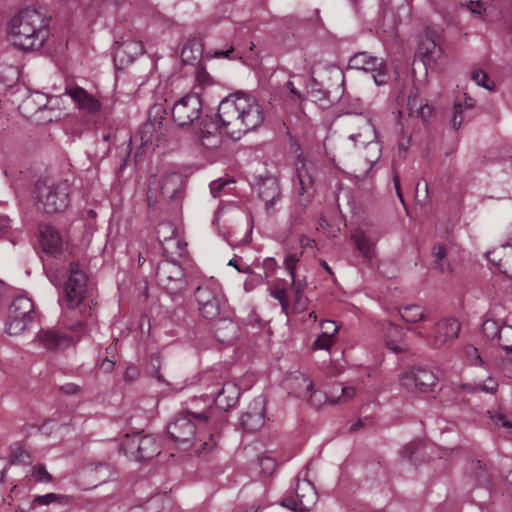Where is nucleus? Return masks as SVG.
<instances>
[{
	"mask_svg": "<svg viewBox=\"0 0 512 512\" xmlns=\"http://www.w3.org/2000/svg\"><path fill=\"white\" fill-rule=\"evenodd\" d=\"M218 125L207 123L200 134V141L206 148H214L219 144L216 131L233 140H239L246 133L258 128L264 121V112L255 97L242 91L225 97L218 106Z\"/></svg>",
	"mask_w": 512,
	"mask_h": 512,
	"instance_id": "obj_1",
	"label": "nucleus"
},
{
	"mask_svg": "<svg viewBox=\"0 0 512 512\" xmlns=\"http://www.w3.org/2000/svg\"><path fill=\"white\" fill-rule=\"evenodd\" d=\"M50 18L40 11L25 8L13 16L8 25V36L14 46L23 50L39 49L49 36Z\"/></svg>",
	"mask_w": 512,
	"mask_h": 512,
	"instance_id": "obj_2",
	"label": "nucleus"
},
{
	"mask_svg": "<svg viewBox=\"0 0 512 512\" xmlns=\"http://www.w3.org/2000/svg\"><path fill=\"white\" fill-rule=\"evenodd\" d=\"M89 332L88 322L73 317V311H62L56 327L41 330L37 339L50 351L64 350L76 345Z\"/></svg>",
	"mask_w": 512,
	"mask_h": 512,
	"instance_id": "obj_3",
	"label": "nucleus"
},
{
	"mask_svg": "<svg viewBox=\"0 0 512 512\" xmlns=\"http://www.w3.org/2000/svg\"><path fill=\"white\" fill-rule=\"evenodd\" d=\"M167 432L171 439L182 449H193L198 456H205L212 452L218 443L219 436L209 432L201 437H195L196 427L187 415H179L169 423Z\"/></svg>",
	"mask_w": 512,
	"mask_h": 512,
	"instance_id": "obj_4",
	"label": "nucleus"
},
{
	"mask_svg": "<svg viewBox=\"0 0 512 512\" xmlns=\"http://www.w3.org/2000/svg\"><path fill=\"white\" fill-rule=\"evenodd\" d=\"M87 275L78 263L72 262L68 271V278L64 284L66 307L63 311H73V317L84 319L86 322L92 318L93 308L85 301L87 291Z\"/></svg>",
	"mask_w": 512,
	"mask_h": 512,
	"instance_id": "obj_5",
	"label": "nucleus"
},
{
	"mask_svg": "<svg viewBox=\"0 0 512 512\" xmlns=\"http://www.w3.org/2000/svg\"><path fill=\"white\" fill-rule=\"evenodd\" d=\"M72 181L69 178L38 181L35 185L37 204L47 214L64 211L70 203Z\"/></svg>",
	"mask_w": 512,
	"mask_h": 512,
	"instance_id": "obj_6",
	"label": "nucleus"
},
{
	"mask_svg": "<svg viewBox=\"0 0 512 512\" xmlns=\"http://www.w3.org/2000/svg\"><path fill=\"white\" fill-rule=\"evenodd\" d=\"M61 96L48 97L41 92H34L28 95L19 105L21 114L27 118L34 116L37 121L49 123L57 120L61 116V112L55 110V106L59 103Z\"/></svg>",
	"mask_w": 512,
	"mask_h": 512,
	"instance_id": "obj_7",
	"label": "nucleus"
},
{
	"mask_svg": "<svg viewBox=\"0 0 512 512\" xmlns=\"http://www.w3.org/2000/svg\"><path fill=\"white\" fill-rule=\"evenodd\" d=\"M195 298L200 315L206 320L214 321L229 312L225 296L216 287L198 286Z\"/></svg>",
	"mask_w": 512,
	"mask_h": 512,
	"instance_id": "obj_8",
	"label": "nucleus"
},
{
	"mask_svg": "<svg viewBox=\"0 0 512 512\" xmlns=\"http://www.w3.org/2000/svg\"><path fill=\"white\" fill-rule=\"evenodd\" d=\"M34 319V304L26 296H17L9 307L6 331L10 335L23 332Z\"/></svg>",
	"mask_w": 512,
	"mask_h": 512,
	"instance_id": "obj_9",
	"label": "nucleus"
},
{
	"mask_svg": "<svg viewBox=\"0 0 512 512\" xmlns=\"http://www.w3.org/2000/svg\"><path fill=\"white\" fill-rule=\"evenodd\" d=\"M126 454L135 460H150L159 455L160 446L154 435H142L140 432L127 434L121 444Z\"/></svg>",
	"mask_w": 512,
	"mask_h": 512,
	"instance_id": "obj_10",
	"label": "nucleus"
},
{
	"mask_svg": "<svg viewBox=\"0 0 512 512\" xmlns=\"http://www.w3.org/2000/svg\"><path fill=\"white\" fill-rule=\"evenodd\" d=\"M156 279L159 286L171 294H178L186 288L184 271L176 262H160L156 269Z\"/></svg>",
	"mask_w": 512,
	"mask_h": 512,
	"instance_id": "obj_11",
	"label": "nucleus"
},
{
	"mask_svg": "<svg viewBox=\"0 0 512 512\" xmlns=\"http://www.w3.org/2000/svg\"><path fill=\"white\" fill-rule=\"evenodd\" d=\"M202 102L197 94H186L171 109L172 119L179 127L193 124L200 118Z\"/></svg>",
	"mask_w": 512,
	"mask_h": 512,
	"instance_id": "obj_12",
	"label": "nucleus"
},
{
	"mask_svg": "<svg viewBox=\"0 0 512 512\" xmlns=\"http://www.w3.org/2000/svg\"><path fill=\"white\" fill-rule=\"evenodd\" d=\"M349 66L353 69L371 72L376 85H384L389 80L387 65L382 59L374 57L366 52L354 54L349 60Z\"/></svg>",
	"mask_w": 512,
	"mask_h": 512,
	"instance_id": "obj_13",
	"label": "nucleus"
},
{
	"mask_svg": "<svg viewBox=\"0 0 512 512\" xmlns=\"http://www.w3.org/2000/svg\"><path fill=\"white\" fill-rule=\"evenodd\" d=\"M295 494V499L284 500L282 505L293 511L307 512L310 511L318 501V494L314 485L306 479L297 480Z\"/></svg>",
	"mask_w": 512,
	"mask_h": 512,
	"instance_id": "obj_14",
	"label": "nucleus"
},
{
	"mask_svg": "<svg viewBox=\"0 0 512 512\" xmlns=\"http://www.w3.org/2000/svg\"><path fill=\"white\" fill-rule=\"evenodd\" d=\"M266 404V397L263 395H259L251 401L239 419V425L244 431L255 432L262 428L265 422Z\"/></svg>",
	"mask_w": 512,
	"mask_h": 512,
	"instance_id": "obj_15",
	"label": "nucleus"
},
{
	"mask_svg": "<svg viewBox=\"0 0 512 512\" xmlns=\"http://www.w3.org/2000/svg\"><path fill=\"white\" fill-rule=\"evenodd\" d=\"M436 376L429 370L423 368H412L400 376L401 386L409 391L427 392L435 386Z\"/></svg>",
	"mask_w": 512,
	"mask_h": 512,
	"instance_id": "obj_16",
	"label": "nucleus"
},
{
	"mask_svg": "<svg viewBox=\"0 0 512 512\" xmlns=\"http://www.w3.org/2000/svg\"><path fill=\"white\" fill-rule=\"evenodd\" d=\"M185 412L188 416L200 422H209L216 415L213 395L192 397L185 402Z\"/></svg>",
	"mask_w": 512,
	"mask_h": 512,
	"instance_id": "obj_17",
	"label": "nucleus"
},
{
	"mask_svg": "<svg viewBox=\"0 0 512 512\" xmlns=\"http://www.w3.org/2000/svg\"><path fill=\"white\" fill-rule=\"evenodd\" d=\"M359 131L350 134L349 140L353 142H359L361 144H366L368 149L375 150L376 154L373 159H368L370 164H373L378 161L379 155V146L376 142V130L375 126L372 124L370 119L361 118L358 122Z\"/></svg>",
	"mask_w": 512,
	"mask_h": 512,
	"instance_id": "obj_18",
	"label": "nucleus"
},
{
	"mask_svg": "<svg viewBox=\"0 0 512 512\" xmlns=\"http://www.w3.org/2000/svg\"><path fill=\"white\" fill-rule=\"evenodd\" d=\"M39 232L40 245L44 253L56 256L63 251L66 241L54 226L40 225Z\"/></svg>",
	"mask_w": 512,
	"mask_h": 512,
	"instance_id": "obj_19",
	"label": "nucleus"
},
{
	"mask_svg": "<svg viewBox=\"0 0 512 512\" xmlns=\"http://www.w3.org/2000/svg\"><path fill=\"white\" fill-rule=\"evenodd\" d=\"M460 327V323L454 318L439 321L435 326L429 345L433 348L442 347L446 342L458 337Z\"/></svg>",
	"mask_w": 512,
	"mask_h": 512,
	"instance_id": "obj_20",
	"label": "nucleus"
},
{
	"mask_svg": "<svg viewBox=\"0 0 512 512\" xmlns=\"http://www.w3.org/2000/svg\"><path fill=\"white\" fill-rule=\"evenodd\" d=\"M65 95H69L76 107L88 114L94 115L100 112L101 102L82 87L67 88Z\"/></svg>",
	"mask_w": 512,
	"mask_h": 512,
	"instance_id": "obj_21",
	"label": "nucleus"
},
{
	"mask_svg": "<svg viewBox=\"0 0 512 512\" xmlns=\"http://www.w3.org/2000/svg\"><path fill=\"white\" fill-rule=\"evenodd\" d=\"M210 395L214 396V405L216 411H228L229 409L236 406L240 397V389L232 382H226L222 384V387Z\"/></svg>",
	"mask_w": 512,
	"mask_h": 512,
	"instance_id": "obj_22",
	"label": "nucleus"
},
{
	"mask_svg": "<svg viewBox=\"0 0 512 512\" xmlns=\"http://www.w3.org/2000/svg\"><path fill=\"white\" fill-rule=\"evenodd\" d=\"M215 338L223 344H231L238 336V325L230 318L229 312L214 320Z\"/></svg>",
	"mask_w": 512,
	"mask_h": 512,
	"instance_id": "obj_23",
	"label": "nucleus"
},
{
	"mask_svg": "<svg viewBox=\"0 0 512 512\" xmlns=\"http://www.w3.org/2000/svg\"><path fill=\"white\" fill-rule=\"evenodd\" d=\"M158 240L166 254H182L179 239L175 236V228L171 223H160L156 230Z\"/></svg>",
	"mask_w": 512,
	"mask_h": 512,
	"instance_id": "obj_24",
	"label": "nucleus"
},
{
	"mask_svg": "<svg viewBox=\"0 0 512 512\" xmlns=\"http://www.w3.org/2000/svg\"><path fill=\"white\" fill-rule=\"evenodd\" d=\"M115 44L114 57L121 64H128L144 53V46L141 41L125 40L117 41Z\"/></svg>",
	"mask_w": 512,
	"mask_h": 512,
	"instance_id": "obj_25",
	"label": "nucleus"
},
{
	"mask_svg": "<svg viewBox=\"0 0 512 512\" xmlns=\"http://www.w3.org/2000/svg\"><path fill=\"white\" fill-rule=\"evenodd\" d=\"M258 195L265 202L268 212L273 209L274 204L280 199L281 189L275 178H266L258 186Z\"/></svg>",
	"mask_w": 512,
	"mask_h": 512,
	"instance_id": "obj_26",
	"label": "nucleus"
},
{
	"mask_svg": "<svg viewBox=\"0 0 512 512\" xmlns=\"http://www.w3.org/2000/svg\"><path fill=\"white\" fill-rule=\"evenodd\" d=\"M407 113L409 116L419 117L426 121L432 113L431 107L420 97L418 89H413L407 99Z\"/></svg>",
	"mask_w": 512,
	"mask_h": 512,
	"instance_id": "obj_27",
	"label": "nucleus"
},
{
	"mask_svg": "<svg viewBox=\"0 0 512 512\" xmlns=\"http://www.w3.org/2000/svg\"><path fill=\"white\" fill-rule=\"evenodd\" d=\"M183 187V177L180 173H170L162 177L160 191L164 198L173 200L178 197Z\"/></svg>",
	"mask_w": 512,
	"mask_h": 512,
	"instance_id": "obj_28",
	"label": "nucleus"
},
{
	"mask_svg": "<svg viewBox=\"0 0 512 512\" xmlns=\"http://www.w3.org/2000/svg\"><path fill=\"white\" fill-rule=\"evenodd\" d=\"M296 176L297 183L299 187L306 188L307 190L313 191L314 185V177H313V167L308 164L303 156L299 155L297 157L296 163Z\"/></svg>",
	"mask_w": 512,
	"mask_h": 512,
	"instance_id": "obj_29",
	"label": "nucleus"
},
{
	"mask_svg": "<svg viewBox=\"0 0 512 512\" xmlns=\"http://www.w3.org/2000/svg\"><path fill=\"white\" fill-rule=\"evenodd\" d=\"M357 250L365 259L371 260L375 256V242L368 237L362 230H356L351 234Z\"/></svg>",
	"mask_w": 512,
	"mask_h": 512,
	"instance_id": "obj_30",
	"label": "nucleus"
},
{
	"mask_svg": "<svg viewBox=\"0 0 512 512\" xmlns=\"http://www.w3.org/2000/svg\"><path fill=\"white\" fill-rule=\"evenodd\" d=\"M385 330V345L388 349L392 350L394 353H401L406 350L400 342L403 337L402 329L393 323L388 322L384 327Z\"/></svg>",
	"mask_w": 512,
	"mask_h": 512,
	"instance_id": "obj_31",
	"label": "nucleus"
},
{
	"mask_svg": "<svg viewBox=\"0 0 512 512\" xmlns=\"http://www.w3.org/2000/svg\"><path fill=\"white\" fill-rule=\"evenodd\" d=\"M268 290H269L270 296L279 301L282 311L286 315H288L290 304H289V299H288V295H287V288H286L285 281L277 280V281L271 283L268 287Z\"/></svg>",
	"mask_w": 512,
	"mask_h": 512,
	"instance_id": "obj_32",
	"label": "nucleus"
},
{
	"mask_svg": "<svg viewBox=\"0 0 512 512\" xmlns=\"http://www.w3.org/2000/svg\"><path fill=\"white\" fill-rule=\"evenodd\" d=\"M138 135L142 146L154 145L160 140L164 133L151 122H145L139 129Z\"/></svg>",
	"mask_w": 512,
	"mask_h": 512,
	"instance_id": "obj_33",
	"label": "nucleus"
},
{
	"mask_svg": "<svg viewBox=\"0 0 512 512\" xmlns=\"http://www.w3.org/2000/svg\"><path fill=\"white\" fill-rule=\"evenodd\" d=\"M418 52L425 60L436 62L442 55V48L434 39L426 37L420 43Z\"/></svg>",
	"mask_w": 512,
	"mask_h": 512,
	"instance_id": "obj_34",
	"label": "nucleus"
},
{
	"mask_svg": "<svg viewBox=\"0 0 512 512\" xmlns=\"http://www.w3.org/2000/svg\"><path fill=\"white\" fill-rule=\"evenodd\" d=\"M467 472L474 478L478 485H487L490 481V475L487 468L479 460H472L467 466Z\"/></svg>",
	"mask_w": 512,
	"mask_h": 512,
	"instance_id": "obj_35",
	"label": "nucleus"
},
{
	"mask_svg": "<svg viewBox=\"0 0 512 512\" xmlns=\"http://www.w3.org/2000/svg\"><path fill=\"white\" fill-rule=\"evenodd\" d=\"M291 386L298 398H304L313 389V382L305 375L297 373L291 377Z\"/></svg>",
	"mask_w": 512,
	"mask_h": 512,
	"instance_id": "obj_36",
	"label": "nucleus"
},
{
	"mask_svg": "<svg viewBox=\"0 0 512 512\" xmlns=\"http://www.w3.org/2000/svg\"><path fill=\"white\" fill-rule=\"evenodd\" d=\"M355 393V388L337 384L330 391V403L333 405L345 403L352 399Z\"/></svg>",
	"mask_w": 512,
	"mask_h": 512,
	"instance_id": "obj_37",
	"label": "nucleus"
},
{
	"mask_svg": "<svg viewBox=\"0 0 512 512\" xmlns=\"http://www.w3.org/2000/svg\"><path fill=\"white\" fill-rule=\"evenodd\" d=\"M91 478L96 482L95 485L108 482L114 475L113 468L106 463H99L89 469Z\"/></svg>",
	"mask_w": 512,
	"mask_h": 512,
	"instance_id": "obj_38",
	"label": "nucleus"
},
{
	"mask_svg": "<svg viewBox=\"0 0 512 512\" xmlns=\"http://www.w3.org/2000/svg\"><path fill=\"white\" fill-rule=\"evenodd\" d=\"M431 255L433 257L432 267L435 270L444 272L446 268H449V264L446 261L447 249L443 244H435Z\"/></svg>",
	"mask_w": 512,
	"mask_h": 512,
	"instance_id": "obj_39",
	"label": "nucleus"
},
{
	"mask_svg": "<svg viewBox=\"0 0 512 512\" xmlns=\"http://www.w3.org/2000/svg\"><path fill=\"white\" fill-rule=\"evenodd\" d=\"M400 315L408 323H416L425 320L424 310L419 305H407L400 309Z\"/></svg>",
	"mask_w": 512,
	"mask_h": 512,
	"instance_id": "obj_40",
	"label": "nucleus"
},
{
	"mask_svg": "<svg viewBox=\"0 0 512 512\" xmlns=\"http://www.w3.org/2000/svg\"><path fill=\"white\" fill-rule=\"evenodd\" d=\"M166 109L162 104H155L149 109L148 120L163 132V121L165 120Z\"/></svg>",
	"mask_w": 512,
	"mask_h": 512,
	"instance_id": "obj_41",
	"label": "nucleus"
},
{
	"mask_svg": "<svg viewBox=\"0 0 512 512\" xmlns=\"http://www.w3.org/2000/svg\"><path fill=\"white\" fill-rule=\"evenodd\" d=\"M503 325L504 324H499L494 319H486L482 324V332L488 340L495 343L498 335L502 332Z\"/></svg>",
	"mask_w": 512,
	"mask_h": 512,
	"instance_id": "obj_42",
	"label": "nucleus"
},
{
	"mask_svg": "<svg viewBox=\"0 0 512 512\" xmlns=\"http://www.w3.org/2000/svg\"><path fill=\"white\" fill-rule=\"evenodd\" d=\"M494 344L501 347L506 352V354H511L512 353V326L503 325L502 332L498 335V338Z\"/></svg>",
	"mask_w": 512,
	"mask_h": 512,
	"instance_id": "obj_43",
	"label": "nucleus"
},
{
	"mask_svg": "<svg viewBox=\"0 0 512 512\" xmlns=\"http://www.w3.org/2000/svg\"><path fill=\"white\" fill-rule=\"evenodd\" d=\"M307 205V200L304 198L301 200H293V205L290 212V222L292 226H296L300 223Z\"/></svg>",
	"mask_w": 512,
	"mask_h": 512,
	"instance_id": "obj_44",
	"label": "nucleus"
},
{
	"mask_svg": "<svg viewBox=\"0 0 512 512\" xmlns=\"http://www.w3.org/2000/svg\"><path fill=\"white\" fill-rule=\"evenodd\" d=\"M471 79L479 86L487 89H494V82L489 78L486 72L481 69H476L471 73Z\"/></svg>",
	"mask_w": 512,
	"mask_h": 512,
	"instance_id": "obj_45",
	"label": "nucleus"
},
{
	"mask_svg": "<svg viewBox=\"0 0 512 512\" xmlns=\"http://www.w3.org/2000/svg\"><path fill=\"white\" fill-rule=\"evenodd\" d=\"M498 390V383L495 379L488 377L483 383L476 384L470 389V393L483 392L487 394H495Z\"/></svg>",
	"mask_w": 512,
	"mask_h": 512,
	"instance_id": "obj_46",
	"label": "nucleus"
},
{
	"mask_svg": "<svg viewBox=\"0 0 512 512\" xmlns=\"http://www.w3.org/2000/svg\"><path fill=\"white\" fill-rule=\"evenodd\" d=\"M292 285L294 286L295 289L294 310L297 312H303L306 310L307 307V299L302 295L304 286L300 282H295V284Z\"/></svg>",
	"mask_w": 512,
	"mask_h": 512,
	"instance_id": "obj_47",
	"label": "nucleus"
},
{
	"mask_svg": "<svg viewBox=\"0 0 512 512\" xmlns=\"http://www.w3.org/2000/svg\"><path fill=\"white\" fill-rule=\"evenodd\" d=\"M11 462L14 464H29L30 454L22 446H16L11 450Z\"/></svg>",
	"mask_w": 512,
	"mask_h": 512,
	"instance_id": "obj_48",
	"label": "nucleus"
},
{
	"mask_svg": "<svg viewBox=\"0 0 512 512\" xmlns=\"http://www.w3.org/2000/svg\"><path fill=\"white\" fill-rule=\"evenodd\" d=\"M308 400L309 404L315 408H320L327 401L330 402V394L326 395L321 391H314L313 389L304 397Z\"/></svg>",
	"mask_w": 512,
	"mask_h": 512,
	"instance_id": "obj_49",
	"label": "nucleus"
},
{
	"mask_svg": "<svg viewBox=\"0 0 512 512\" xmlns=\"http://www.w3.org/2000/svg\"><path fill=\"white\" fill-rule=\"evenodd\" d=\"M168 499L169 497L166 493L155 494L147 501L146 509L159 512L163 508L164 502Z\"/></svg>",
	"mask_w": 512,
	"mask_h": 512,
	"instance_id": "obj_50",
	"label": "nucleus"
},
{
	"mask_svg": "<svg viewBox=\"0 0 512 512\" xmlns=\"http://www.w3.org/2000/svg\"><path fill=\"white\" fill-rule=\"evenodd\" d=\"M507 248H504V245L502 244L499 248L494 249L493 251H490L487 254L488 260L494 264L499 270L501 268V263H504L505 260V254L508 253L506 251Z\"/></svg>",
	"mask_w": 512,
	"mask_h": 512,
	"instance_id": "obj_51",
	"label": "nucleus"
},
{
	"mask_svg": "<svg viewBox=\"0 0 512 512\" xmlns=\"http://www.w3.org/2000/svg\"><path fill=\"white\" fill-rule=\"evenodd\" d=\"M335 339L321 333L312 344L313 350H329L334 344Z\"/></svg>",
	"mask_w": 512,
	"mask_h": 512,
	"instance_id": "obj_52",
	"label": "nucleus"
},
{
	"mask_svg": "<svg viewBox=\"0 0 512 512\" xmlns=\"http://www.w3.org/2000/svg\"><path fill=\"white\" fill-rule=\"evenodd\" d=\"M63 495H59L56 493H47L45 495L37 496L34 498L32 502L31 509H34L36 505H49L53 502L59 501L63 499Z\"/></svg>",
	"mask_w": 512,
	"mask_h": 512,
	"instance_id": "obj_53",
	"label": "nucleus"
},
{
	"mask_svg": "<svg viewBox=\"0 0 512 512\" xmlns=\"http://www.w3.org/2000/svg\"><path fill=\"white\" fill-rule=\"evenodd\" d=\"M234 182L232 181H229V180H216V181H213L211 184H210V191H211V194L214 196V197H218L221 195L222 192H226L227 190H230V186L233 184Z\"/></svg>",
	"mask_w": 512,
	"mask_h": 512,
	"instance_id": "obj_54",
	"label": "nucleus"
},
{
	"mask_svg": "<svg viewBox=\"0 0 512 512\" xmlns=\"http://www.w3.org/2000/svg\"><path fill=\"white\" fill-rule=\"evenodd\" d=\"M298 261H299V258L294 253H290V254L286 255L285 259H284V266L290 276L291 284H295V268H296V264L298 263Z\"/></svg>",
	"mask_w": 512,
	"mask_h": 512,
	"instance_id": "obj_55",
	"label": "nucleus"
},
{
	"mask_svg": "<svg viewBox=\"0 0 512 512\" xmlns=\"http://www.w3.org/2000/svg\"><path fill=\"white\" fill-rule=\"evenodd\" d=\"M422 443L420 441H414L407 444L403 450L402 455L403 457L407 458L408 460H413L414 457L420 453L422 450Z\"/></svg>",
	"mask_w": 512,
	"mask_h": 512,
	"instance_id": "obj_56",
	"label": "nucleus"
},
{
	"mask_svg": "<svg viewBox=\"0 0 512 512\" xmlns=\"http://www.w3.org/2000/svg\"><path fill=\"white\" fill-rule=\"evenodd\" d=\"M213 56L216 58H227L230 60H236V59L241 58L240 54L234 50V47L232 45H230L225 50H223V49L215 50L213 52Z\"/></svg>",
	"mask_w": 512,
	"mask_h": 512,
	"instance_id": "obj_57",
	"label": "nucleus"
},
{
	"mask_svg": "<svg viewBox=\"0 0 512 512\" xmlns=\"http://www.w3.org/2000/svg\"><path fill=\"white\" fill-rule=\"evenodd\" d=\"M33 476L35 480L38 482L48 483L52 480L51 475L48 473L45 466L43 465H36L33 468Z\"/></svg>",
	"mask_w": 512,
	"mask_h": 512,
	"instance_id": "obj_58",
	"label": "nucleus"
},
{
	"mask_svg": "<svg viewBox=\"0 0 512 512\" xmlns=\"http://www.w3.org/2000/svg\"><path fill=\"white\" fill-rule=\"evenodd\" d=\"M293 194V200H301L304 198L307 200V204L311 202V199L313 197V191L307 190L306 188L303 187H299L298 185L295 184L293 187Z\"/></svg>",
	"mask_w": 512,
	"mask_h": 512,
	"instance_id": "obj_59",
	"label": "nucleus"
},
{
	"mask_svg": "<svg viewBox=\"0 0 512 512\" xmlns=\"http://www.w3.org/2000/svg\"><path fill=\"white\" fill-rule=\"evenodd\" d=\"M259 465L265 474H271L276 469V462L269 456H261L259 458Z\"/></svg>",
	"mask_w": 512,
	"mask_h": 512,
	"instance_id": "obj_60",
	"label": "nucleus"
},
{
	"mask_svg": "<svg viewBox=\"0 0 512 512\" xmlns=\"http://www.w3.org/2000/svg\"><path fill=\"white\" fill-rule=\"evenodd\" d=\"M499 271L512 279V250H509L508 253L505 254L504 263H501Z\"/></svg>",
	"mask_w": 512,
	"mask_h": 512,
	"instance_id": "obj_61",
	"label": "nucleus"
},
{
	"mask_svg": "<svg viewBox=\"0 0 512 512\" xmlns=\"http://www.w3.org/2000/svg\"><path fill=\"white\" fill-rule=\"evenodd\" d=\"M321 327L323 329V334H326L335 339V335L337 334L339 327L334 321L324 320L321 322Z\"/></svg>",
	"mask_w": 512,
	"mask_h": 512,
	"instance_id": "obj_62",
	"label": "nucleus"
},
{
	"mask_svg": "<svg viewBox=\"0 0 512 512\" xmlns=\"http://www.w3.org/2000/svg\"><path fill=\"white\" fill-rule=\"evenodd\" d=\"M462 105L460 103H455L453 107V117H452V126L455 129H459L462 125Z\"/></svg>",
	"mask_w": 512,
	"mask_h": 512,
	"instance_id": "obj_63",
	"label": "nucleus"
},
{
	"mask_svg": "<svg viewBox=\"0 0 512 512\" xmlns=\"http://www.w3.org/2000/svg\"><path fill=\"white\" fill-rule=\"evenodd\" d=\"M287 87H288L290 93L294 96V99L297 102V104L300 106L302 104V102L304 101V96L301 94V92L299 90H297L295 88L293 82L288 81Z\"/></svg>",
	"mask_w": 512,
	"mask_h": 512,
	"instance_id": "obj_64",
	"label": "nucleus"
}]
</instances>
